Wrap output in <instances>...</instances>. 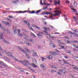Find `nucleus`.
Masks as SVG:
<instances>
[{"mask_svg":"<svg viewBox=\"0 0 78 78\" xmlns=\"http://www.w3.org/2000/svg\"><path fill=\"white\" fill-rule=\"evenodd\" d=\"M50 53L52 55H54L55 56H56L58 55L59 53L58 52H51Z\"/></svg>","mask_w":78,"mask_h":78,"instance_id":"nucleus-1","label":"nucleus"},{"mask_svg":"<svg viewBox=\"0 0 78 78\" xmlns=\"http://www.w3.org/2000/svg\"><path fill=\"white\" fill-rule=\"evenodd\" d=\"M22 51L23 52V53H25V54H26V57H27V58H30V56H29V55H28L27 54V52H26V51H24V50H22Z\"/></svg>","mask_w":78,"mask_h":78,"instance_id":"nucleus-2","label":"nucleus"},{"mask_svg":"<svg viewBox=\"0 0 78 78\" xmlns=\"http://www.w3.org/2000/svg\"><path fill=\"white\" fill-rule=\"evenodd\" d=\"M55 13H57V14H54V16H59L61 14V12L58 10H56L55 12Z\"/></svg>","mask_w":78,"mask_h":78,"instance_id":"nucleus-3","label":"nucleus"},{"mask_svg":"<svg viewBox=\"0 0 78 78\" xmlns=\"http://www.w3.org/2000/svg\"><path fill=\"white\" fill-rule=\"evenodd\" d=\"M54 3L55 5H60V0H58V3L57 1H55L54 2Z\"/></svg>","mask_w":78,"mask_h":78,"instance_id":"nucleus-4","label":"nucleus"},{"mask_svg":"<svg viewBox=\"0 0 78 78\" xmlns=\"http://www.w3.org/2000/svg\"><path fill=\"white\" fill-rule=\"evenodd\" d=\"M19 62H20L21 64H23V65H24V66H27L28 65L24 61H19Z\"/></svg>","mask_w":78,"mask_h":78,"instance_id":"nucleus-5","label":"nucleus"},{"mask_svg":"<svg viewBox=\"0 0 78 78\" xmlns=\"http://www.w3.org/2000/svg\"><path fill=\"white\" fill-rule=\"evenodd\" d=\"M40 67H41V69H43V70H45L46 68H45V66H44V65L42 64H41L40 65Z\"/></svg>","mask_w":78,"mask_h":78,"instance_id":"nucleus-6","label":"nucleus"},{"mask_svg":"<svg viewBox=\"0 0 78 78\" xmlns=\"http://www.w3.org/2000/svg\"><path fill=\"white\" fill-rule=\"evenodd\" d=\"M44 30L46 31H50V29L49 28H47L45 27H43V28Z\"/></svg>","mask_w":78,"mask_h":78,"instance_id":"nucleus-7","label":"nucleus"},{"mask_svg":"<svg viewBox=\"0 0 78 78\" xmlns=\"http://www.w3.org/2000/svg\"><path fill=\"white\" fill-rule=\"evenodd\" d=\"M23 47L25 49V50H26L27 51V52L28 53H30V51L27 48L26 46H24Z\"/></svg>","mask_w":78,"mask_h":78,"instance_id":"nucleus-8","label":"nucleus"},{"mask_svg":"<svg viewBox=\"0 0 78 78\" xmlns=\"http://www.w3.org/2000/svg\"><path fill=\"white\" fill-rule=\"evenodd\" d=\"M23 22H24L25 23H26V24H27V25L29 26H30V23H28V21H27L24 20Z\"/></svg>","mask_w":78,"mask_h":78,"instance_id":"nucleus-9","label":"nucleus"},{"mask_svg":"<svg viewBox=\"0 0 78 78\" xmlns=\"http://www.w3.org/2000/svg\"><path fill=\"white\" fill-rule=\"evenodd\" d=\"M32 61L34 64H36V59H35V58H33Z\"/></svg>","mask_w":78,"mask_h":78,"instance_id":"nucleus-10","label":"nucleus"},{"mask_svg":"<svg viewBox=\"0 0 78 78\" xmlns=\"http://www.w3.org/2000/svg\"><path fill=\"white\" fill-rule=\"evenodd\" d=\"M6 54H8V55L9 56H11V57H12V54L10 53V52H6Z\"/></svg>","mask_w":78,"mask_h":78,"instance_id":"nucleus-11","label":"nucleus"},{"mask_svg":"<svg viewBox=\"0 0 78 78\" xmlns=\"http://www.w3.org/2000/svg\"><path fill=\"white\" fill-rule=\"evenodd\" d=\"M19 70L20 71V72H24V69H23V68H20L19 69Z\"/></svg>","mask_w":78,"mask_h":78,"instance_id":"nucleus-12","label":"nucleus"},{"mask_svg":"<svg viewBox=\"0 0 78 78\" xmlns=\"http://www.w3.org/2000/svg\"><path fill=\"white\" fill-rule=\"evenodd\" d=\"M41 60L42 61H44V60L47 59V58H45L44 57H41Z\"/></svg>","mask_w":78,"mask_h":78,"instance_id":"nucleus-13","label":"nucleus"},{"mask_svg":"<svg viewBox=\"0 0 78 78\" xmlns=\"http://www.w3.org/2000/svg\"><path fill=\"white\" fill-rule=\"evenodd\" d=\"M12 58H13L14 59V60H15V61H17L18 62H19V60L17 59V58H16V57H13V56H12Z\"/></svg>","mask_w":78,"mask_h":78,"instance_id":"nucleus-14","label":"nucleus"},{"mask_svg":"<svg viewBox=\"0 0 78 78\" xmlns=\"http://www.w3.org/2000/svg\"><path fill=\"white\" fill-rule=\"evenodd\" d=\"M2 35H3V34H2L1 32H0V39H3Z\"/></svg>","mask_w":78,"mask_h":78,"instance_id":"nucleus-15","label":"nucleus"},{"mask_svg":"<svg viewBox=\"0 0 78 78\" xmlns=\"http://www.w3.org/2000/svg\"><path fill=\"white\" fill-rule=\"evenodd\" d=\"M47 58H48V59H53V56H52L51 55H49V56L47 57Z\"/></svg>","mask_w":78,"mask_h":78,"instance_id":"nucleus-16","label":"nucleus"},{"mask_svg":"<svg viewBox=\"0 0 78 78\" xmlns=\"http://www.w3.org/2000/svg\"><path fill=\"white\" fill-rule=\"evenodd\" d=\"M50 45L51 46L53 47H54V48H55V45H54V44H52V43H50Z\"/></svg>","mask_w":78,"mask_h":78,"instance_id":"nucleus-17","label":"nucleus"},{"mask_svg":"<svg viewBox=\"0 0 78 78\" xmlns=\"http://www.w3.org/2000/svg\"><path fill=\"white\" fill-rule=\"evenodd\" d=\"M3 42H4V43H5V44H9V42L8 41H7L6 40H2Z\"/></svg>","mask_w":78,"mask_h":78,"instance_id":"nucleus-18","label":"nucleus"},{"mask_svg":"<svg viewBox=\"0 0 78 78\" xmlns=\"http://www.w3.org/2000/svg\"><path fill=\"white\" fill-rule=\"evenodd\" d=\"M74 5L75 7L77 6V3L75 1L74 2Z\"/></svg>","mask_w":78,"mask_h":78,"instance_id":"nucleus-19","label":"nucleus"},{"mask_svg":"<svg viewBox=\"0 0 78 78\" xmlns=\"http://www.w3.org/2000/svg\"><path fill=\"white\" fill-rule=\"evenodd\" d=\"M51 67H52V68H53L54 69H57V67H56L55 66V65H54V66L51 65Z\"/></svg>","mask_w":78,"mask_h":78,"instance_id":"nucleus-20","label":"nucleus"},{"mask_svg":"<svg viewBox=\"0 0 78 78\" xmlns=\"http://www.w3.org/2000/svg\"><path fill=\"white\" fill-rule=\"evenodd\" d=\"M50 14L51 15V16H50L49 18L50 19V18H51V17H53L54 16V15L51 12V13Z\"/></svg>","mask_w":78,"mask_h":78,"instance_id":"nucleus-21","label":"nucleus"},{"mask_svg":"<svg viewBox=\"0 0 78 78\" xmlns=\"http://www.w3.org/2000/svg\"><path fill=\"white\" fill-rule=\"evenodd\" d=\"M26 67L28 68V69H29V70H33V69H32L30 67V66H28V65Z\"/></svg>","mask_w":78,"mask_h":78,"instance_id":"nucleus-22","label":"nucleus"},{"mask_svg":"<svg viewBox=\"0 0 78 78\" xmlns=\"http://www.w3.org/2000/svg\"><path fill=\"white\" fill-rule=\"evenodd\" d=\"M24 61H25V62H26V63H27V64L28 65H30V63H29V62H28V61L25 60H24Z\"/></svg>","mask_w":78,"mask_h":78,"instance_id":"nucleus-23","label":"nucleus"},{"mask_svg":"<svg viewBox=\"0 0 78 78\" xmlns=\"http://www.w3.org/2000/svg\"><path fill=\"white\" fill-rule=\"evenodd\" d=\"M35 64H36V63H33V64H32V66H33V67H37V66H36V65H35Z\"/></svg>","mask_w":78,"mask_h":78,"instance_id":"nucleus-24","label":"nucleus"},{"mask_svg":"<svg viewBox=\"0 0 78 78\" xmlns=\"http://www.w3.org/2000/svg\"><path fill=\"white\" fill-rule=\"evenodd\" d=\"M51 13V12H47L45 13V14H46V15H48V14H50Z\"/></svg>","mask_w":78,"mask_h":78,"instance_id":"nucleus-25","label":"nucleus"},{"mask_svg":"<svg viewBox=\"0 0 78 78\" xmlns=\"http://www.w3.org/2000/svg\"><path fill=\"white\" fill-rule=\"evenodd\" d=\"M18 35L19 36H21L22 37L23 36V35L22 34H20V33H18Z\"/></svg>","mask_w":78,"mask_h":78,"instance_id":"nucleus-26","label":"nucleus"},{"mask_svg":"<svg viewBox=\"0 0 78 78\" xmlns=\"http://www.w3.org/2000/svg\"><path fill=\"white\" fill-rule=\"evenodd\" d=\"M41 11V10H38L35 13V14H38L39 12H40Z\"/></svg>","mask_w":78,"mask_h":78,"instance_id":"nucleus-27","label":"nucleus"},{"mask_svg":"<svg viewBox=\"0 0 78 78\" xmlns=\"http://www.w3.org/2000/svg\"><path fill=\"white\" fill-rule=\"evenodd\" d=\"M33 52L34 55H33V56H36V55H37V53H35V52H34V51H33Z\"/></svg>","mask_w":78,"mask_h":78,"instance_id":"nucleus-28","label":"nucleus"},{"mask_svg":"<svg viewBox=\"0 0 78 78\" xmlns=\"http://www.w3.org/2000/svg\"><path fill=\"white\" fill-rule=\"evenodd\" d=\"M5 24L6 25H7V26H9L10 25L9 23L8 22H5Z\"/></svg>","mask_w":78,"mask_h":78,"instance_id":"nucleus-29","label":"nucleus"},{"mask_svg":"<svg viewBox=\"0 0 78 78\" xmlns=\"http://www.w3.org/2000/svg\"><path fill=\"white\" fill-rule=\"evenodd\" d=\"M65 42H66V43H68V44H70V41L69 40L65 41Z\"/></svg>","mask_w":78,"mask_h":78,"instance_id":"nucleus-30","label":"nucleus"},{"mask_svg":"<svg viewBox=\"0 0 78 78\" xmlns=\"http://www.w3.org/2000/svg\"><path fill=\"white\" fill-rule=\"evenodd\" d=\"M25 44H27L28 45H30V44H29V43H28V42L27 41H25Z\"/></svg>","mask_w":78,"mask_h":78,"instance_id":"nucleus-31","label":"nucleus"},{"mask_svg":"<svg viewBox=\"0 0 78 78\" xmlns=\"http://www.w3.org/2000/svg\"><path fill=\"white\" fill-rule=\"evenodd\" d=\"M23 35L25 36V37H28V35H27L26 34H25V33H24V32H23Z\"/></svg>","mask_w":78,"mask_h":78,"instance_id":"nucleus-32","label":"nucleus"},{"mask_svg":"<svg viewBox=\"0 0 78 78\" xmlns=\"http://www.w3.org/2000/svg\"><path fill=\"white\" fill-rule=\"evenodd\" d=\"M29 41H30V42H33V39H31L30 38L29 40Z\"/></svg>","mask_w":78,"mask_h":78,"instance_id":"nucleus-33","label":"nucleus"},{"mask_svg":"<svg viewBox=\"0 0 78 78\" xmlns=\"http://www.w3.org/2000/svg\"><path fill=\"white\" fill-rule=\"evenodd\" d=\"M72 42H74V43H75L76 42L77 43H78V41H72Z\"/></svg>","mask_w":78,"mask_h":78,"instance_id":"nucleus-34","label":"nucleus"},{"mask_svg":"<svg viewBox=\"0 0 78 78\" xmlns=\"http://www.w3.org/2000/svg\"><path fill=\"white\" fill-rule=\"evenodd\" d=\"M47 8H48V6H47V7H46V6L44 7L43 9V10H45V9H47Z\"/></svg>","mask_w":78,"mask_h":78,"instance_id":"nucleus-35","label":"nucleus"},{"mask_svg":"<svg viewBox=\"0 0 78 78\" xmlns=\"http://www.w3.org/2000/svg\"><path fill=\"white\" fill-rule=\"evenodd\" d=\"M40 5H44V4L42 3V1H40Z\"/></svg>","mask_w":78,"mask_h":78,"instance_id":"nucleus-36","label":"nucleus"},{"mask_svg":"<svg viewBox=\"0 0 78 78\" xmlns=\"http://www.w3.org/2000/svg\"><path fill=\"white\" fill-rule=\"evenodd\" d=\"M14 34H16L17 33V30H15L14 31Z\"/></svg>","mask_w":78,"mask_h":78,"instance_id":"nucleus-37","label":"nucleus"},{"mask_svg":"<svg viewBox=\"0 0 78 78\" xmlns=\"http://www.w3.org/2000/svg\"><path fill=\"white\" fill-rule=\"evenodd\" d=\"M29 27V28L30 29V30H31L32 31H34V29L32 27Z\"/></svg>","mask_w":78,"mask_h":78,"instance_id":"nucleus-38","label":"nucleus"},{"mask_svg":"<svg viewBox=\"0 0 78 78\" xmlns=\"http://www.w3.org/2000/svg\"><path fill=\"white\" fill-rule=\"evenodd\" d=\"M63 61L64 62V63H65V64H66V63H67V61H66V60L63 59Z\"/></svg>","mask_w":78,"mask_h":78,"instance_id":"nucleus-39","label":"nucleus"},{"mask_svg":"<svg viewBox=\"0 0 78 78\" xmlns=\"http://www.w3.org/2000/svg\"><path fill=\"white\" fill-rule=\"evenodd\" d=\"M53 34H60V33L56 32V33H54Z\"/></svg>","mask_w":78,"mask_h":78,"instance_id":"nucleus-40","label":"nucleus"},{"mask_svg":"<svg viewBox=\"0 0 78 78\" xmlns=\"http://www.w3.org/2000/svg\"><path fill=\"white\" fill-rule=\"evenodd\" d=\"M72 10H73V11H74V12H76V10L75 9H72Z\"/></svg>","mask_w":78,"mask_h":78,"instance_id":"nucleus-41","label":"nucleus"},{"mask_svg":"<svg viewBox=\"0 0 78 78\" xmlns=\"http://www.w3.org/2000/svg\"><path fill=\"white\" fill-rule=\"evenodd\" d=\"M51 72H53V73H54V72H56V71H55V70H52L51 71Z\"/></svg>","mask_w":78,"mask_h":78,"instance_id":"nucleus-42","label":"nucleus"},{"mask_svg":"<svg viewBox=\"0 0 78 78\" xmlns=\"http://www.w3.org/2000/svg\"><path fill=\"white\" fill-rule=\"evenodd\" d=\"M37 35L38 36H41V37H43V36H42V35H40V34H37Z\"/></svg>","mask_w":78,"mask_h":78,"instance_id":"nucleus-43","label":"nucleus"},{"mask_svg":"<svg viewBox=\"0 0 78 78\" xmlns=\"http://www.w3.org/2000/svg\"><path fill=\"white\" fill-rule=\"evenodd\" d=\"M35 13V11H32L31 12V14H34Z\"/></svg>","mask_w":78,"mask_h":78,"instance_id":"nucleus-44","label":"nucleus"},{"mask_svg":"<svg viewBox=\"0 0 78 78\" xmlns=\"http://www.w3.org/2000/svg\"><path fill=\"white\" fill-rule=\"evenodd\" d=\"M43 22L45 25H47V22L45 21H43Z\"/></svg>","mask_w":78,"mask_h":78,"instance_id":"nucleus-45","label":"nucleus"},{"mask_svg":"<svg viewBox=\"0 0 78 78\" xmlns=\"http://www.w3.org/2000/svg\"><path fill=\"white\" fill-rule=\"evenodd\" d=\"M18 48H19V49H20V50H22V48H21V47H18Z\"/></svg>","mask_w":78,"mask_h":78,"instance_id":"nucleus-46","label":"nucleus"},{"mask_svg":"<svg viewBox=\"0 0 78 78\" xmlns=\"http://www.w3.org/2000/svg\"><path fill=\"white\" fill-rule=\"evenodd\" d=\"M74 36L75 37H78V34H76V35H74Z\"/></svg>","mask_w":78,"mask_h":78,"instance_id":"nucleus-47","label":"nucleus"},{"mask_svg":"<svg viewBox=\"0 0 78 78\" xmlns=\"http://www.w3.org/2000/svg\"><path fill=\"white\" fill-rule=\"evenodd\" d=\"M64 57L65 58H66V59H68V57H67V55L64 56Z\"/></svg>","mask_w":78,"mask_h":78,"instance_id":"nucleus-48","label":"nucleus"},{"mask_svg":"<svg viewBox=\"0 0 78 78\" xmlns=\"http://www.w3.org/2000/svg\"><path fill=\"white\" fill-rule=\"evenodd\" d=\"M69 7L71 8H73V6L72 5H71L70 6H69Z\"/></svg>","mask_w":78,"mask_h":78,"instance_id":"nucleus-49","label":"nucleus"},{"mask_svg":"<svg viewBox=\"0 0 78 78\" xmlns=\"http://www.w3.org/2000/svg\"><path fill=\"white\" fill-rule=\"evenodd\" d=\"M33 27H34L35 28H36V27H37V26H35V25L33 24Z\"/></svg>","mask_w":78,"mask_h":78,"instance_id":"nucleus-50","label":"nucleus"},{"mask_svg":"<svg viewBox=\"0 0 78 78\" xmlns=\"http://www.w3.org/2000/svg\"><path fill=\"white\" fill-rule=\"evenodd\" d=\"M43 33L42 32H39V34H42Z\"/></svg>","mask_w":78,"mask_h":78,"instance_id":"nucleus-51","label":"nucleus"},{"mask_svg":"<svg viewBox=\"0 0 78 78\" xmlns=\"http://www.w3.org/2000/svg\"><path fill=\"white\" fill-rule=\"evenodd\" d=\"M36 28H37V29H39V30L40 29V27H37V26L36 27Z\"/></svg>","mask_w":78,"mask_h":78,"instance_id":"nucleus-52","label":"nucleus"},{"mask_svg":"<svg viewBox=\"0 0 78 78\" xmlns=\"http://www.w3.org/2000/svg\"><path fill=\"white\" fill-rule=\"evenodd\" d=\"M9 17L10 18V19H13V17H12V16H9Z\"/></svg>","mask_w":78,"mask_h":78,"instance_id":"nucleus-53","label":"nucleus"},{"mask_svg":"<svg viewBox=\"0 0 78 78\" xmlns=\"http://www.w3.org/2000/svg\"><path fill=\"white\" fill-rule=\"evenodd\" d=\"M31 35H32H32H33V36H34V37H36V36H35V35H34V34H31Z\"/></svg>","mask_w":78,"mask_h":78,"instance_id":"nucleus-54","label":"nucleus"},{"mask_svg":"<svg viewBox=\"0 0 78 78\" xmlns=\"http://www.w3.org/2000/svg\"><path fill=\"white\" fill-rule=\"evenodd\" d=\"M0 50L1 51H3V49L1 48V47L0 46Z\"/></svg>","mask_w":78,"mask_h":78,"instance_id":"nucleus-55","label":"nucleus"},{"mask_svg":"<svg viewBox=\"0 0 78 78\" xmlns=\"http://www.w3.org/2000/svg\"><path fill=\"white\" fill-rule=\"evenodd\" d=\"M18 33H20V30L19 29H18Z\"/></svg>","mask_w":78,"mask_h":78,"instance_id":"nucleus-56","label":"nucleus"},{"mask_svg":"<svg viewBox=\"0 0 78 78\" xmlns=\"http://www.w3.org/2000/svg\"><path fill=\"white\" fill-rule=\"evenodd\" d=\"M61 47H62V48H64L65 47L64 46H61Z\"/></svg>","mask_w":78,"mask_h":78,"instance_id":"nucleus-57","label":"nucleus"},{"mask_svg":"<svg viewBox=\"0 0 78 78\" xmlns=\"http://www.w3.org/2000/svg\"><path fill=\"white\" fill-rule=\"evenodd\" d=\"M5 9H6L7 10H10V9H9V8H6Z\"/></svg>","mask_w":78,"mask_h":78,"instance_id":"nucleus-58","label":"nucleus"},{"mask_svg":"<svg viewBox=\"0 0 78 78\" xmlns=\"http://www.w3.org/2000/svg\"><path fill=\"white\" fill-rule=\"evenodd\" d=\"M44 5H46V4H45V2L43 1Z\"/></svg>","mask_w":78,"mask_h":78,"instance_id":"nucleus-59","label":"nucleus"},{"mask_svg":"<svg viewBox=\"0 0 78 78\" xmlns=\"http://www.w3.org/2000/svg\"><path fill=\"white\" fill-rule=\"evenodd\" d=\"M55 50L56 51H58V52H59V53H60V52H61L60 51H58V50L57 49H56Z\"/></svg>","mask_w":78,"mask_h":78,"instance_id":"nucleus-60","label":"nucleus"},{"mask_svg":"<svg viewBox=\"0 0 78 78\" xmlns=\"http://www.w3.org/2000/svg\"><path fill=\"white\" fill-rule=\"evenodd\" d=\"M68 53H69V54H70V53H71V51H69V52H68Z\"/></svg>","mask_w":78,"mask_h":78,"instance_id":"nucleus-61","label":"nucleus"},{"mask_svg":"<svg viewBox=\"0 0 78 78\" xmlns=\"http://www.w3.org/2000/svg\"><path fill=\"white\" fill-rule=\"evenodd\" d=\"M58 74H59V75H60L61 74V73L59 72H57Z\"/></svg>","mask_w":78,"mask_h":78,"instance_id":"nucleus-62","label":"nucleus"},{"mask_svg":"<svg viewBox=\"0 0 78 78\" xmlns=\"http://www.w3.org/2000/svg\"><path fill=\"white\" fill-rule=\"evenodd\" d=\"M57 42H58V43H59V42H60V41L58 40Z\"/></svg>","mask_w":78,"mask_h":78,"instance_id":"nucleus-63","label":"nucleus"},{"mask_svg":"<svg viewBox=\"0 0 78 78\" xmlns=\"http://www.w3.org/2000/svg\"><path fill=\"white\" fill-rule=\"evenodd\" d=\"M7 33H9V34H11V33L9 32V31H8Z\"/></svg>","mask_w":78,"mask_h":78,"instance_id":"nucleus-64","label":"nucleus"}]
</instances>
